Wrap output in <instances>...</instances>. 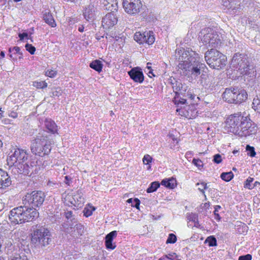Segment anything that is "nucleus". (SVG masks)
Here are the masks:
<instances>
[{
    "instance_id": "obj_1",
    "label": "nucleus",
    "mask_w": 260,
    "mask_h": 260,
    "mask_svg": "<svg viewBox=\"0 0 260 260\" xmlns=\"http://www.w3.org/2000/svg\"><path fill=\"white\" fill-rule=\"evenodd\" d=\"M42 191H32L27 193L22 199L23 205L12 209L9 212V218L11 223L18 224L32 221L39 215L35 207L42 205L45 198Z\"/></svg>"
},
{
    "instance_id": "obj_2",
    "label": "nucleus",
    "mask_w": 260,
    "mask_h": 260,
    "mask_svg": "<svg viewBox=\"0 0 260 260\" xmlns=\"http://www.w3.org/2000/svg\"><path fill=\"white\" fill-rule=\"evenodd\" d=\"M174 57L178 62V70L184 76L196 79L205 67V64L200 61L199 55L189 48L178 47Z\"/></svg>"
},
{
    "instance_id": "obj_3",
    "label": "nucleus",
    "mask_w": 260,
    "mask_h": 260,
    "mask_svg": "<svg viewBox=\"0 0 260 260\" xmlns=\"http://www.w3.org/2000/svg\"><path fill=\"white\" fill-rule=\"evenodd\" d=\"M44 126L47 131L40 132L36 138L31 141L30 145L31 152L41 157L50 153L51 145L53 144V141L50 138L51 136L48 133L53 135L58 134V127L51 119L46 118L44 121Z\"/></svg>"
},
{
    "instance_id": "obj_4",
    "label": "nucleus",
    "mask_w": 260,
    "mask_h": 260,
    "mask_svg": "<svg viewBox=\"0 0 260 260\" xmlns=\"http://www.w3.org/2000/svg\"><path fill=\"white\" fill-rule=\"evenodd\" d=\"M11 152V154L7 158V161L13 167V172L28 176L38 173L39 168L37 166V161L28 159V154L26 150L15 148Z\"/></svg>"
},
{
    "instance_id": "obj_5",
    "label": "nucleus",
    "mask_w": 260,
    "mask_h": 260,
    "mask_svg": "<svg viewBox=\"0 0 260 260\" xmlns=\"http://www.w3.org/2000/svg\"><path fill=\"white\" fill-rule=\"evenodd\" d=\"M231 67L239 71L241 74L249 77L251 80L256 77L255 67L250 64L247 55L244 54L235 53L231 61Z\"/></svg>"
},
{
    "instance_id": "obj_6",
    "label": "nucleus",
    "mask_w": 260,
    "mask_h": 260,
    "mask_svg": "<svg viewBox=\"0 0 260 260\" xmlns=\"http://www.w3.org/2000/svg\"><path fill=\"white\" fill-rule=\"evenodd\" d=\"M31 241L33 244L45 248L51 244L52 236L47 228L36 225L31 233Z\"/></svg>"
},
{
    "instance_id": "obj_7",
    "label": "nucleus",
    "mask_w": 260,
    "mask_h": 260,
    "mask_svg": "<svg viewBox=\"0 0 260 260\" xmlns=\"http://www.w3.org/2000/svg\"><path fill=\"white\" fill-rule=\"evenodd\" d=\"M257 128L248 116L241 114L239 122L237 124L234 134L241 137H247L254 135L257 132Z\"/></svg>"
},
{
    "instance_id": "obj_8",
    "label": "nucleus",
    "mask_w": 260,
    "mask_h": 260,
    "mask_svg": "<svg viewBox=\"0 0 260 260\" xmlns=\"http://www.w3.org/2000/svg\"><path fill=\"white\" fill-rule=\"evenodd\" d=\"M205 58L209 67L219 70L225 66L226 57L216 49H211L205 54Z\"/></svg>"
},
{
    "instance_id": "obj_9",
    "label": "nucleus",
    "mask_w": 260,
    "mask_h": 260,
    "mask_svg": "<svg viewBox=\"0 0 260 260\" xmlns=\"http://www.w3.org/2000/svg\"><path fill=\"white\" fill-rule=\"evenodd\" d=\"M247 98V93L245 90L233 87L226 88L222 94V99L230 104H240Z\"/></svg>"
},
{
    "instance_id": "obj_10",
    "label": "nucleus",
    "mask_w": 260,
    "mask_h": 260,
    "mask_svg": "<svg viewBox=\"0 0 260 260\" xmlns=\"http://www.w3.org/2000/svg\"><path fill=\"white\" fill-rule=\"evenodd\" d=\"M201 41L204 45L216 48L221 44L219 36L213 29L207 27L200 32Z\"/></svg>"
},
{
    "instance_id": "obj_11",
    "label": "nucleus",
    "mask_w": 260,
    "mask_h": 260,
    "mask_svg": "<svg viewBox=\"0 0 260 260\" xmlns=\"http://www.w3.org/2000/svg\"><path fill=\"white\" fill-rule=\"evenodd\" d=\"M122 5L125 12L133 16L143 9L141 0H123Z\"/></svg>"
},
{
    "instance_id": "obj_12",
    "label": "nucleus",
    "mask_w": 260,
    "mask_h": 260,
    "mask_svg": "<svg viewBox=\"0 0 260 260\" xmlns=\"http://www.w3.org/2000/svg\"><path fill=\"white\" fill-rule=\"evenodd\" d=\"M241 114L235 113L228 116L225 121V129L228 132L234 134L239 119L241 118Z\"/></svg>"
},
{
    "instance_id": "obj_13",
    "label": "nucleus",
    "mask_w": 260,
    "mask_h": 260,
    "mask_svg": "<svg viewBox=\"0 0 260 260\" xmlns=\"http://www.w3.org/2000/svg\"><path fill=\"white\" fill-rule=\"evenodd\" d=\"M130 78L135 82L142 83L144 80V76L140 67H137L132 68L127 72Z\"/></svg>"
},
{
    "instance_id": "obj_14",
    "label": "nucleus",
    "mask_w": 260,
    "mask_h": 260,
    "mask_svg": "<svg viewBox=\"0 0 260 260\" xmlns=\"http://www.w3.org/2000/svg\"><path fill=\"white\" fill-rule=\"evenodd\" d=\"M117 23V17L114 12L108 13L102 19V25L105 28H110Z\"/></svg>"
},
{
    "instance_id": "obj_15",
    "label": "nucleus",
    "mask_w": 260,
    "mask_h": 260,
    "mask_svg": "<svg viewBox=\"0 0 260 260\" xmlns=\"http://www.w3.org/2000/svg\"><path fill=\"white\" fill-rule=\"evenodd\" d=\"M96 8L92 4L86 6L83 9L84 18L87 21H93L96 16Z\"/></svg>"
},
{
    "instance_id": "obj_16",
    "label": "nucleus",
    "mask_w": 260,
    "mask_h": 260,
    "mask_svg": "<svg viewBox=\"0 0 260 260\" xmlns=\"http://www.w3.org/2000/svg\"><path fill=\"white\" fill-rule=\"evenodd\" d=\"M171 83L176 96L180 94L183 96L186 94L188 87L185 84H182L180 81H175L174 82H171Z\"/></svg>"
},
{
    "instance_id": "obj_17",
    "label": "nucleus",
    "mask_w": 260,
    "mask_h": 260,
    "mask_svg": "<svg viewBox=\"0 0 260 260\" xmlns=\"http://www.w3.org/2000/svg\"><path fill=\"white\" fill-rule=\"evenodd\" d=\"M117 232L113 231L108 234L105 237V244L107 249L113 250L116 248V244L113 242V239L116 237Z\"/></svg>"
},
{
    "instance_id": "obj_18",
    "label": "nucleus",
    "mask_w": 260,
    "mask_h": 260,
    "mask_svg": "<svg viewBox=\"0 0 260 260\" xmlns=\"http://www.w3.org/2000/svg\"><path fill=\"white\" fill-rule=\"evenodd\" d=\"M223 6L225 7L230 13H231L232 11H233L234 13V11L241 9L240 2L236 0L224 1L223 2ZM235 12H236V11H235Z\"/></svg>"
},
{
    "instance_id": "obj_19",
    "label": "nucleus",
    "mask_w": 260,
    "mask_h": 260,
    "mask_svg": "<svg viewBox=\"0 0 260 260\" xmlns=\"http://www.w3.org/2000/svg\"><path fill=\"white\" fill-rule=\"evenodd\" d=\"M4 173L0 181V189H5L11 185L12 181L7 172H1Z\"/></svg>"
},
{
    "instance_id": "obj_20",
    "label": "nucleus",
    "mask_w": 260,
    "mask_h": 260,
    "mask_svg": "<svg viewBox=\"0 0 260 260\" xmlns=\"http://www.w3.org/2000/svg\"><path fill=\"white\" fill-rule=\"evenodd\" d=\"M161 185L169 189H173L177 186V181L175 178H165L161 181Z\"/></svg>"
},
{
    "instance_id": "obj_21",
    "label": "nucleus",
    "mask_w": 260,
    "mask_h": 260,
    "mask_svg": "<svg viewBox=\"0 0 260 260\" xmlns=\"http://www.w3.org/2000/svg\"><path fill=\"white\" fill-rule=\"evenodd\" d=\"M64 216L67 219L69 226L72 229L73 228L74 224L77 222V219L75 217V216L73 214V212L71 211H67L64 213Z\"/></svg>"
},
{
    "instance_id": "obj_22",
    "label": "nucleus",
    "mask_w": 260,
    "mask_h": 260,
    "mask_svg": "<svg viewBox=\"0 0 260 260\" xmlns=\"http://www.w3.org/2000/svg\"><path fill=\"white\" fill-rule=\"evenodd\" d=\"M107 2V4L102 5L103 8L111 12H114L118 10V3L117 0H108Z\"/></svg>"
},
{
    "instance_id": "obj_23",
    "label": "nucleus",
    "mask_w": 260,
    "mask_h": 260,
    "mask_svg": "<svg viewBox=\"0 0 260 260\" xmlns=\"http://www.w3.org/2000/svg\"><path fill=\"white\" fill-rule=\"evenodd\" d=\"M143 35L144 37V43H146L148 45H151L154 42L155 37L153 31H145L143 32Z\"/></svg>"
},
{
    "instance_id": "obj_24",
    "label": "nucleus",
    "mask_w": 260,
    "mask_h": 260,
    "mask_svg": "<svg viewBox=\"0 0 260 260\" xmlns=\"http://www.w3.org/2000/svg\"><path fill=\"white\" fill-rule=\"evenodd\" d=\"M43 19L45 22L52 27L56 26V22L52 15L49 12H45L43 14Z\"/></svg>"
},
{
    "instance_id": "obj_25",
    "label": "nucleus",
    "mask_w": 260,
    "mask_h": 260,
    "mask_svg": "<svg viewBox=\"0 0 260 260\" xmlns=\"http://www.w3.org/2000/svg\"><path fill=\"white\" fill-rule=\"evenodd\" d=\"M9 56L13 60L16 61L18 59L17 55L20 51V48L18 46L11 47L9 48Z\"/></svg>"
},
{
    "instance_id": "obj_26",
    "label": "nucleus",
    "mask_w": 260,
    "mask_h": 260,
    "mask_svg": "<svg viewBox=\"0 0 260 260\" xmlns=\"http://www.w3.org/2000/svg\"><path fill=\"white\" fill-rule=\"evenodd\" d=\"M89 67L98 73H100L102 71L103 64L100 60L95 59L90 63Z\"/></svg>"
},
{
    "instance_id": "obj_27",
    "label": "nucleus",
    "mask_w": 260,
    "mask_h": 260,
    "mask_svg": "<svg viewBox=\"0 0 260 260\" xmlns=\"http://www.w3.org/2000/svg\"><path fill=\"white\" fill-rule=\"evenodd\" d=\"M161 185V183H159L158 181H154L151 182L149 187L146 189V192L147 193H152L153 192L157 189L158 187H159Z\"/></svg>"
},
{
    "instance_id": "obj_28",
    "label": "nucleus",
    "mask_w": 260,
    "mask_h": 260,
    "mask_svg": "<svg viewBox=\"0 0 260 260\" xmlns=\"http://www.w3.org/2000/svg\"><path fill=\"white\" fill-rule=\"evenodd\" d=\"M204 243H207L209 247H214L217 245V240L214 236H210L208 237L206 239Z\"/></svg>"
},
{
    "instance_id": "obj_29",
    "label": "nucleus",
    "mask_w": 260,
    "mask_h": 260,
    "mask_svg": "<svg viewBox=\"0 0 260 260\" xmlns=\"http://www.w3.org/2000/svg\"><path fill=\"white\" fill-rule=\"evenodd\" d=\"M234 177V174L232 171L223 172L220 174V178L222 180L226 181H230Z\"/></svg>"
},
{
    "instance_id": "obj_30",
    "label": "nucleus",
    "mask_w": 260,
    "mask_h": 260,
    "mask_svg": "<svg viewBox=\"0 0 260 260\" xmlns=\"http://www.w3.org/2000/svg\"><path fill=\"white\" fill-rule=\"evenodd\" d=\"M196 186H199V187L198 188V189L204 196H205V189H207L208 188L209 186L207 185V183L204 182H202L201 183H197L196 184Z\"/></svg>"
},
{
    "instance_id": "obj_31",
    "label": "nucleus",
    "mask_w": 260,
    "mask_h": 260,
    "mask_svg": "<svg viewBox=\"0 0 260 260\" xmlns=\"http://www.w3.org/2000/svg\"><path fill=\"white\" fill-rule=\"evenodd\" d=\"M73 229H75L79 236H82L84 234V228L81 223L77 222L74 224Z\"/></svg>"
},
{
    "instance_id": "obj_32",
    "label": "nucleus",
    "mask_w": 260,
    "mask_h": 260,
    "mask_svg": "<svg viewBox=\"0 0 260 260\" xmlns=\"http://www.w3.org/2000/svg\"><path fill=\"white\" fill-rule=\"evenodd\" d=\"M253 181V178L251 177H248L244 182V187L248 189H252L253 188V186H252Z\"/></svg>"
},
{
    "instance_id": "obj_33",
    "label": "nucleus",
    "mask_w": 260,
    "mask_h": 260,
    "mask_svg": "<svg viewBox=\"0 0 260 260\" xmlns=\"http://www.w3.org/2000/svg\"><path fill=\"white\" fill-rule=\"evenodd\" d=\"M32 85L38 89H44L47 87V83L44 81H35Z\"/></svg>"
},
{
    "instance_id": "obj_34",
    "label": "nucleus",
    "mask_w": 260,
    "mask_h": 260,
    "mask_svg": "<svg viewBox=\"0 0 260 260\" xmlns=\"http://www.w3.org/2000/svg\"><path fill=\"white\" fill-rule=\"evenodd\" d=\"M134 40L139 44H144L143 33L136 32L134 36Z\"/></svg>"
},
{
    "instance_id": "obj_35",
    "label": "nucleus",
    "mask_w": 260,
    "mask_h": 260,
    "mask_svg": "<svg viewBox=\"0 0 260 260\" xmlns=\"http://www.w3.org/2000/svg\"><path fill=\"white\" fill-rule=\"evenodd\" d=\"M246 151L247 152V155L250 157H254L256 155L255 148L253 146L247 145L246 147Z\"/></svg>"
},
{
    "instance_id": "obj_36",
    "label": "nucleus",
    "mask_w": 260,
    "mask_h": 260,
    "mask_svg": "<svg viewBox=\"0 0 260 260\" xmlns=\"http://www.w3.org/2000/svg\"><path fill=\"white\" fill-rule=\"evenodd\" d=\"M95 210V207L93 206H90L89 208H85L83 210V214L87 217H89L92 214Z\"/></svg>"
},
{
    "instance_id": "obj_37",
    "label": "nucleus",
    "mask_w": 260,
    "mask_h": 260,
    "mask_svg": "<svg viewBox=\"0 0 260 260\" xmlns=\"http://www.w3.org/2000/svg\"><path fill=\"white\" fill-rule=\"evenodd\" d=\"M177 241V237L176 236L173 234L171 233L169 234L168 238L167 240L166 243L167 244H174Z\"/></svg>"
},
{
    "instance_id": "obj_38",
    "label": "nucleus",
    "mask_w": 260,
    "mask_h": 260,
    "mask_svg": "<svg viewBox=\"0 0 260 260\" xmlns=\"http://www.w3.org/2000/svg\"><path fill=\"white\" fill-rule=\"evenodd\" d=\"M252 108L254 109L255 111H257V112L260 113V102L259 100H257V99H253L252 102Z\"/></svg>"
},
{
    "instance_id": "obj_39",
    "label": "nucleus",
    "mask_w": 260,
    "mask_h": 260,
    "mask_svg": "<svg viewBox=\"0 0 260 260\" xmlns=\"http://www.w3.org/2000/svg\"><path fill=\"white\" fill-rule=\"evenodd\" d=\"M26 50L30 54L32 55L35 54L36 51V48L31 44L27 43L25 45Z\"/></svg>"
},
{
    "instance_id": "obj_40",
    "label": "nucleus",
    "mask_w": 260,
    "mask_h": 260,
    "mask_svg": "<svg viewBox=\"0 0 260 260\" xmlns=\"http://www.w3.org/2000/svg\"><path fill=\"white\" fill-rule=\"evenodd\" d=\"M192 162L194 166L198 167L199 170H201L203 167V164L200 159L194 158L192 159Z\"/></svg>"
},
{
    "instance_id": "obj_41",
    "label": "nucleus",
    "mask_w": 260,
    "mask_h": 260,
    "mask_svg": "<svg viewBox=\"0 0 260 260\" xmlns=\"http://www.w3.org/2000/svg\"><path fill=\"white\" fill-rule=\"evenodd\" d=\"M187 219L189 220V221L194 222L198 220V214L193 213L188 214L187 215Z\"/></svg>"
},
{
    "instance_id": "obj_42",
    "label": "nucleus",
    "mask_w": 260,
    "mask_h": 260,
    "mask_svg": "<svg viewBox=\"0 0 260 260\" xmlns=\"http://www.w3.org/2000/svg\"><path fill=\"white\" fill-rule=\"evenodd\" d=\"M11 260H28V258L24 253H21L20 254L12 257Z\"/></svg>"
},
{
    "instance_id": "obj_43",
    "label": "nucleus",
    "mask_w": 260,
    "mask_h": 260,
    "mask_svg": "<svg viewBox=\"0 0 260 260\" xmlns=\"http://www.w3.org/2000/svg\"><path fill=\"white\" fill-rule=\"evenodd\" d=\"M221 207L219 205H217L214 207V218L216 220L219 221L220 220V216L218 213V209H220Z\"/></svg>"
},
{
    "instance_id": "obj_44",
    "label": "nucleus",
    "mask_w": 260,
    "mask_h": 260,
    "mask_svg": "<svg viewBox=\"0 0 260 260\" xmlns=\"http://www.w3.org/2000/svg\"><path fill=\"white\" fill-rule=\"evenodd\" d=\"M52 96L59 97L62 94V90L60 87H56L54 88V90L52 91Z\"/></svg>"
},
{
    "instance_id": "obj_45",
    "label": "nucleus",
    "mask_w": 260,
    "mask_h": 260,
    "mask_svg": "<svg viewBox=\"0 0 260 260\" xmlns=\"http://www.w3.org/2000/svg\"><path fill=\"white\" fill-rule=\"evenodd\" d=\"M213 161L216 164H219L222 161L221 156L219 154H216L213 156Z\"/></svg>"
},
{
    "instance_id": "obj_46",
    "label": "nucleus",
    "mask_w": 260,
    "mask_h": 260,
    "mask_svg": "<svg viewBox=\"0 0 260 260\" xmlns=\"http://www.w3.org/2000/svg\"><path fill=\"white\" fill-rule=\"evenodd\" d=\"M143 161L144 164L149 165L152 161V157L148 154L145 155L143 158Z\"/></svg>"
},
{
    "instance_id": "obj_47",
    "label": "nucleus",
    "mask_w": 260,
    "mask_h": 260,
    "mask_svg": "<svg viewBox=\"0 0 260 260\" xmlns=\"http://www.w3.org/2000/svg\"><path fill=\"white\" fill-rule=\"evenodd\" d=\"M252 255L250 254L242 255L238 257V260H251Z\"/></svg>"
},
{
    "instance_id": "obj_48",
    "label": "nucleus",
    "mask_w": 260,
    "mask_h": 260,
    "mask_svg": "<svg viewBox=\"0 0 260 260\" xmlns=\"http://www.w3.org/2000/svg\"><path fill=\"white\" fill-rule=\"evenodd\" d=\"M140 204V201L138 198L134 199V201L132 204V206L139 209Z\"/></svg>"
},
{
    "instance_id": "obj_49",
    "label": "nucleus",
    "mask_w": 260,
    "mask_h": 260,
    "mask_svg": "<svg viewBox=\"0 0 260 260\" xmlns=\"http://www.w3.org/2000/svg\"><path fill=\"white\" fill-rule=\"evenodd\" d=\"M46 75L50 78H53L56 75V72L53 70H48L46 72Z\"/></svg>"
},
{
    "instance_id": "obj_50",
    "label": "nucleus",
    "mask_w": 260,
    "mask_h": 260,
    "mask_svg": "<svg viewBox=\"0 0 260 260\" xmlns=\"http://www.w3.org/2000/svg\"><path fill=\"white\" fill-rule=\"evenodd\" d=\"M195 95L194 94H192V93L189 91H188L187 92H186V94H184L183 96L184 98H187L191 100H193L195 97Z\"/></svg>"
},
{
    "instance_id": "obj_51",
    "label": "nucleus",
    "mask_w": 260,
    "mask_h": 260,
    "mask_svg": "<svg viewBox=\"0 0 260 260\" xmlns=\"http://www.w3.org/2000/svg\"><path fill=\"white\" fill-rule=\"evenodd\" d=\"M165 256H167L169 260H174L177 257L176 253L175 252L170 253L168 254L165 255Z\"/></svg>"
},
{
    "instance_id": "obj_52",
    "label": "nucleus",
    "mask_w": 260,
    "mask_h": 260,
    "mask_svg": "<svg viewBox=\"0 0 260 260\" xmlns=\"http://www.w3.org/2000/svg\"><path fill=\"white\" fill-rule=\"evenodd\" d=\"M57 183L55 182L49 180L47 182V186L49 187L56 188Z\"/></svg>"
},
{
    "instance_id": "obj_53",
    "label": "nucleus",
    "mask_w": 260,
    "mask_h": 260,
    "mask_svg": "<svg viewBox=\"0 0 260 260\" xmlns=\"http://www.w3.org/2000/svg\"><path fill=\"white\" fill-rule=\"evenodd\" d=\"M72 178L69 176H66L64 177V182L68 185H70L71 182L72 181Z\"/></svg>"
},
{
    "instance_id": "obj_54",
    "label": "nucleus",
    "mask_w": 260,
    "mask_h": 260,
    "mask_svg": "<svg viewBox=\"0 0 260 260\" xmlns=\"http://www.w3.org/2000/svg\"><path fill=\"white\" fill-rule=\"evenodd\" d=\"M186 98H184L183 96L182 98H180L178 100L177 104L178 105H179V104L184 105V104H186Z\"/></svg>"
},
{
    "instance_id": "obj_55",
    "label": "nucleus",
    "mask_w": 260,
    "mask_h": 260,
    "mask_svg": "<svg viewBox=\"0 0 260 260\" xmlns=\"http://www.w3.org/2000/svg\"><path fill=\"white\" fill-rule=\"evenodd\" d=\"M19 37L21 40H23L25 38H28V34L26 32H23L22 34H19Z\"/></svg>"
},
{
    "instance_id": "obj_56",
    "label": "nucleus",
    "mask_w": 260,
    "mask_h": 260,
    "mask_svg": "<svg viewBox=\"0 0 260 260\" xmlns=\"http://www.w3.org/2000/svg\"><path fill=\"white\" fill-rule=\"evenodd\" d=\"M9 116L11 117L15 118L17 117L18 114H17V112H16L15 111H11L9 114Z\"/></svg>"
},
{
    "instance_id": "obj_57",
    "label": "nucleus",
    "mask_w": 260,
    "mask_h": 260,
    "mask_svg": "<svg viewBox=\"0 0 260 260\" xmlns=\"http://www.w3.org/2000/svg\"><path fill=\"white\" fill-rule=\"evenodd\" d=\"M18 54L17 55L18 59H19V60L23 59V54L22 52L21 51V50L19 51Z\"/></svg>"
},
{
    "instance_id": "obj_58",
    "label": "nucleus",
    "mask_w": 260,
    "mask_h": 260,
    "mask_svg": "<svg viewBox=\"0 0 260 260\" xmlns=\"http://www.w3.org/2000/svg\"><path fill=\"white\" fill-rule=\"evenodd\" d=\"M194 223V227H196V228H201V224L199 223V220H197V221H196L195 222H193Z\"/></svg>"
},
{
    "instance_id": "obj_59",
    "label": "nucleus",
    "mask_w": 260,
    "mask_h": 260,
    "mask_svg": "<svg viewBox=\"0 0 260 260\" xmlns=\"http://www.w3.org/2000/svg\"><path fill=\"white\" fill-rule=\"evenodd\" d=\"M84 26L83 25H81L79 26L78 30L79 31L82 32L84 31Z\"/></svg>"
},
{
    "instance_id": "obj_60",
    "label": "nucleus",
    "mask_w": 260,
    "mask_h": 260,
    "mask_svg": "<svg viewBox=\"0 0 260 260\" xmlns=\"http://www.w3.org/2000/svg\"><path fill=\"white\" fill-rule=\"evenodd\" d=\"M259 185H260V183L258 181H256L253 183L252 186H253V188H254L255 187H257V186H258Z\"/></svg>"
},
{
    "instance_id": "obj_61",
    "label": "nucleus",
    "mask_w": 260,
    "mask_h": 260,
    "mask_svg": "<svg viewBox=\"0 0 260 260\" xmlns=\"http://www.w3.org/2000/svg\"><path fill=\"white\" fill-rule=\"evenodd\" d=\"M5 56V53L4 51L0 50V58H3Z\"/></svg>"
},
{
    "instance_id": "obj_62",
    "label": "nucleus",
    "mask_w": 260,
    "mask_h": 260,
    "mask_svg": "<svg viewBox=\"0 0 260 260\" xmlns=\"http://www.w3.org/2000/svg\"><path fill=\"white\" fill-rule=\"evenodd\" d=\"M100 4L101 5H105V4H107V2H108V0H100Z\"/></svg>"
},
{
    "instance_id": "obj_63",
    "label": "nucleus",
    "mask_w": 260,
    "mask_h": 260,
    "mask_svg": "<svg viewBox=\"0 0 260 260\" xmlns=\"http://www.w3.org/2000/svg\"><path fill=\"white\" fill-rule=\"evenodd\" d=\"M148 74H149V75H148V76H149L150 77H151L150 76V74H151L153 77H155V75L153 73V70H152V69L149 70L148 71Z\"/></svg>"
},
{
    "instance_id": "obj_64",
    "label": "nucleus",
    "mask_w": 260,
    "mask_h": 260,
    "mask_svg": "<svg viewBox=\"0 0 260 260\" xmlns=\"http://www.w3.org/2000/svg\"><path fill=\"white\" fill-rule=\"evenodd\" d=\"M158 260H169L167 256H163L162 257L159 258Z\"/></svg>"
}]
</instances>
